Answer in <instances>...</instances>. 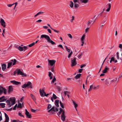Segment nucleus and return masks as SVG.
Returning <instances> with one entry per match:
<instances>
[{"mask_svg":"<svg viewBox=\"0 0 122 122\" xmlns=\"http://www.w3.org/2000/svg\"><path fill=\"white\" fill-rule=\"evenodd\" d=\"M19 115L20 116L24 117V116L22 114H21V113L20 112H19L18 113Z\"/></svg>","mask_w":122,"mask_h":122,"instance_id":"nucleus-55","label":"nucleus"},{"mask_svg":"<svg viewBox=\"0 0 122 122\" xmlns=\"http://www.w3.org/2000/svg\"><path fill=\"white\" fill-rule=\"evenodd\" d=\"M10 82L14 84H15L16 85H18L20 83V82L15 81V80L11 81H10Z\"/></svg>","mask_w":122,"mask_h":122,"instance_id":"nucleus-14","label":"nucleus"},{"mask_svg":"<svg viewBox=\"0 0 122 122\" xmlns=\"http://www.w3.org/2000/svg\"><path fill=\"white\" fill-rule=\"evenodd\" d=\"M107 20V18L106 16H105L104 19L102 21V23H105Z\"/></svg>","mask_w":122,"mask_h":122,"instance_id":"nucleus-31","label":"nucleus"},{"mask_svg":"<svg viewBox=\"0 0 122 122\" xmlns=\"http://www.w3.org/2000/svg\"><path fill=\"white\" fill-rule=\"evenodd\" d=\"M17 62V61L15 59H14L11 60L10 62L8 63L7 68H9L12 66H13Z\"/></svg>","mask_w":122,"mask_h":122,"instance_id":"nucleus-2","label":"nucleus"},{"mask_svg":"<svg viewBox=\"0 0 122 122\" xmlns=\"http://www.w3.org/2000/svg\"><path fill=\"white\" fill-rule=\"evenodd\" d=\"M119 53L118 52H117L116 53V54L117 55V58L118 59H119Z\"/></svg>","mask_w":122,"mask_h":122,"instance_id":"nucleus-45","label":"nucleus"},{"mask_svg":"<svg viewBox=\"0 0 122 122\" xmlns=\"http://www.w3.org/2000/svg\"><path fill=\"white\" fill-rule=\"evenodd\" d=\"M52 98H54V99L55 100L57 98V97L56 95L54 93L53 94Z\"/></svg>","mask_w":122,"mask_h":122,"instance_id":"nucleus-30","label":"nucleus"},{"mask_svg":"<svg viewBox=\"0 0 122 122\" xmlns=\"http://www.w3.org/2000/svg\"><path fill=\"white\" fill-rule=\"evenodd\" d=\"M3 92L5 94H6L7 93V90L5 88H4V89H3Z\"/></svg>","mask_w":122,"mask_h":122,"instance_id":"nucleus-38","label":"nucleus"},{"mask_svg":"<svg viewBox=\"0 0 122 122\" xmlns=\"http://www.w3.org/2000/svg\"><path fill=\"white\" fill-rule=\"evenodd\" d=\"M81 74H77L75 77L74 78L76 79H77L80 78L81 75Z\"/></svg>","mask_w":122,"mask_h":122,"instance_id":"nucleus-22","label":"nucleus"},{"mask_svg":"<svg viewBox=\"0 0 122 122\" xmlns=\"http://www.w3.org/2000/svg\"><path fill=\"white\" fill-rule=\"evenodd\" d=\"M31 111L32 112H35L36 111V110H34L32 109H31Z\"/></svg>","mask_w":122,"mask_h":122,"instance_id":"nucleus-58","label":"nucleus"},{"mask_svg":"<svg viewBox=\"0 0 122 122\" xmlns=\"http://www.w3.org/2000/svg\"><path fill=\"white\" fill-rule=\"evenodd\" d=\"M56 61L55 60H49L48 61V62L50 64V65L51 66H53L54 64H55Z\"/></svg>","mask_w":122,"mask_h":122,"instance_id":"nucleus-12","label":"nucleus"},{"mask_svg":"<svg viewBox=\"0 0 122 122\" xmlns=\"http://www.w3.org/2000/svg\"><path fill=\"white\" fill-rule=\"evenodd\" d=\"M119 47L120 48L122 49V44H119Z\"/></svg>","mask_w":122,"mask_h":122,"instance_id":"nucleus-54","label":"nucleus"},{"mask_svg":"<svg viewBox=\"0 0 122 122\" xmlns=\"http://www.w3.org/2000/svg\"><path fill=\"white\" fill-rule=\"evenodd\" d=\"M35 44V42H33L32 43L29 45V47H31L32 46H34Z\"/></svg>","mask_w":122,"mask_h":122,"instance_id":"nucleus-34","label":"nucleus"},{"mask_svg":"<svg viewBox=\"0 0 122 122\" xmlns=\"http://www.w3.org/2000/svg\"><path fill=\"white\" fill-rule=\"evenodd\" d=\"M13 90V88L12 86H9L8 88V93H10Z\"/></svg>","mask_w":122,"mask_h":122,"instance_id":"nucleus-16","label":"nucleus"},{"mask_svg":"<svg viewBox=\"0 0 122 122\" xmlns=\"http://www.w3.org/2000/svg\"><path fill=\"white\" fill-rule=\"evenodd\" d=\"M66 50L68 52H71L70 50L68 48Z\"/></svg>","mask_w":122,"mask_h":122,"instance_id":"nucleus-64","label":"nucleus"},{"mask_svg":"<svg viewBox=\"0 0 122 122\" xmlns=\"http://www.w3.org/2000/svg\"><path fill=\"white\" fill-rule=\"evenodd\" d=\"M10 102V101L11 102V106H13L14 104L15 103V98L13 97L12 98H9Z\"/></svg>","mask_w":122,"mask_h":122,"instance_id":"nucleus-7","label":"nucleus"},{"mask_svg":"<svg viewBox=\"0 0 122 122\" xmlns=\"http://www.w3.org/2000/svg\"><path fill=\"white\" fill-rule=\"evenodd\" d=\"M89 29V28H87L85 30V33H86L88 32V30Z\"/></svg>","mask_w":122,"mask_h":122,"instance_id":"nucleus-46","label":"nucleus"},{"mask_svg":"<svg viewBox=\"0 0 122 122\" xmlns=\"http://www.w3.org/2000/svg\"><path fill=\"white\" fill-rule=\"evenodd\" d=\"M17 72V75H19L20 74V75H21L23 76H25L26 77L27 76V75L26 74L21 71L20 69H18V71Z\"/></svg>","mask_w":122,"mask_h":122,"instance_id":"nucleus-9","label":"nucleus"},{"mask_svg":"<svg viewBox=\"0 0 122 122\" xmlns=\"http://www.w3.org/2000/svg\"><path fill=\"white\" fill-rule=\"evenodd\" d=\"M6 102L7 103V105L9 106V107H10L11 106L10 100H7L6 101Z\"/></svg>","mask_w":122,"mask_h":122,"instance_id":"nucleus-19","label":"nucleus"},{"mask_svg":"<svg viewBox=\"0 0 122 122\" xmlns=\"http://www.w3.org/2000/svg\"><path fill=\"white\" fill-rule=\"evenodd\" d=\"M60 106L61 107L63 108H64V106H63V104L61 102V101L60 102Z\"/></svg>","mask_w":122,"mask_h":122,"instance_id":"nucleus-35","label":"nucleus"},{"mask_svg":"<svg viewBox=\"0 0 122 122\" xmlns=\"http://www.w3.org/2000/svg\"><path fill=\"white\" fill-rule=\"evenodd\" d=\"M82 3H86L88 2V0H80Z\"/></svg>","mask_w":122,"mask_h":122,"instance_id":"nucleus-29","label":"nucleus"},{"mask_svg":"<svg viewBox=\"0 0 122 122\" xmlns=\"http://www.w3.org/2000/svg\"><path fill=\"white\" fill-rule=\"evenodd\" d=\"M85 36H86L85 34H83V35L81 38V41H84V39L85 38Z\"/></svg>","mask_w":122,"mask_h":122,"instance_id":"nucleus-25","label":"nucleus"},{"mask_svg":"<svg viewBox=\"0 0 122 122\" xmlns=\"http://www.w3.org/2000/svg\"><path fill=\"white\" fill-rule=\"evenodd\" d=\"M72 53H73L72 51H71V52L69 54V55L68 56V58H70V57H71V55L72 54Z\"/></svg>","mask_w":122,"mask_h":122,"instance_id":"nucleus-37","label":"nucleus"},{"mask_svg":"<svg viewBox=\"0 0 122 122\" xmlns=\"http://www.w3.org/2000/svg\"><path fill=\"white\" fill-rule=\"evenodd\" d=\"M42 21V20H41L40 19V20H38L37 21H36V22H41Z\"/></svg>","mask_w":122,"mask_h":122,"instance_id":"nucleus-61","label":"nucleus"},{"mask_svg":"<svg viewBox=\"0 0 122 122\" xmlns=\"http://www.w3.org/2000/svg\"><path fill=\"white\" fill-rule=\"evenodd\" d=\"M17 104H16V105L13 108V110H15L16 109V108L17 107Z\"/></svg>","mask_w":122,"mask_h":122,"instance_id":"nucleus-44","label":"nucleus"},{"mask_svg":"<svg viewBox=\"0 0 122 122\" xmlns=\"http://www.w3.org/2000/svg\"><path fill=\"white\" fill-rule=\"evenodd\" d=\"M109 69L108 68L105 67L104 70L102 72L103 73H105Z\"/></svg>","mask_w":122,"mask_h":122,"instance_id":"nucleus-20","label":"nucleus"},{"mask_svg":"<svg viewBox=\"0 0 122 122\" xmlns=\"http://www.w3.org/2000/svg\"><path fill=\"white\" fill-rule=\"evenodd\" d=\"M6 67V65L5 64H4L2 65V70L4 71Z\"/></svg>","mask_w":122,"mask_h":122,"instance_id":"nucleus-17","label":"nucleus"},{"mask_svg":"<svg viewBox=\"0 0 122 122\" xmlns=\"http://www.w3.org/2000/svg\"><path fill=\"white\" fill-rule=\"evenodd\" d=\"M51 107V105L50 104H48L47 108V110H48Z\"/></svg>","mask_w":122,"mask_h":122,"instance_id":"nucleus-36","label":"nucleus"},{"mask_svg":"<svg viewBox=\"0 0 122 122\" xmlns=\"http://www.w3.org/2000/svg\"><path fill=\"white\" fill-rule=\"evenodd\" d=\"M81 55L79 54L78 55L77 57L79 59H80L81 57Z\"/></svg>","mask_w":122,"mask_h":122,"instance_id":"nucleus-56","label":"nucleus"},{"mask_svg":"<svg viewBox=\"0 0 122 122\" xmlns=\"http://www.w3.org/2000/svg\"><path fill=\"white\" fill-rule=\"evenodd\" d=\"M52 30H54V31L56 33H58L59 32V31H58L57 30H54L53 28H52Z\"/></svg>","mask_w":122,"mask_h":122,"instance_id":"nucleus-51","label":"nucleus"},{"mask_svg":"<svg viewBox=\"0 0 122 122\" xmlns=\"http://www.w3.org/2000/svg\"><path fill=\"white\" fill-rule=\"evenodd\" d=\"M76 58L74 57L73 59H72L71 60V66H74L76 64Z\"/></svg>","mask_w":122,"mask_h":122,"instance_id":"nucleus-8","label":"nucleus"},{"mask_svg":"<svg viewBox=\"0 0 122 122\" xmlns=\"http://www.w3.org/2000/svg\"><path fill=\"white\" fill-rule=\"evenodd\" d=\"M5 104L4 103H0V105L2 108H4L5 107Z\"/></svg>","mask_w":122,"mask_h":122,"instance_id":"nucleus-27","label":"nucleus"},{"mask_svg":"<svg viewBox=\"0 0 122 122\" xmlns=\"http://www.w3.org/2000/svg\"><path fill=\"white\" fill-rule=\"evenodd\" d=\"M113 55H112L109 58V59H111L112 62H114L115 61V58L114 57H113Z\"/></svg>","mask_w":122,"mask_h":122,"instance_id":"nucleus-23","label":"nucleus"},{"mask_svg":"<svg viewBox=\"0 0 122 122\" xmlns=\"http://www.w3.org/2000/svg\"><path fill=\"white\" fill-rule=\"evenodd\" d=\"M52 74V73H51V72H49V75H48V76H51Z\"/></svg>","mask_w":122,"mask_h":122,"instance_id":"nucleus-57","label":"nucleus"},{"mask_svg":"<svg viewBox=\"0 0 122 122\" xmlns=\"http://www.w3.org/2000/svg\"><path fill=\"white\" fill-rule=\"evenodd\" d=\"M4 114L5 117V121L4 122H8L9 119V117L8 115L5 113Z\"/></svg>","mask_w":122,"mask_h":122,"instance_id":"nucleus-13","label":"nucleus"},{"mask_svg":"<svg viewBox=\"0 0 122 122\" xmlns=\"http://www.w3.org/2000/svg\"><path fill=\"white\" fill-rule=\"evenodd\" d=\"M70 92L67 91H65L64 92V94L65 96H66V95L68 94H69Z\"/></svg>","mask_w":122,"mask_h":122,"instance_id":"nucleus-32","label":"nucleus"},{"mask_svg":"<svg viewBox=\"0 0 122 122\" xmlns=\"http://www.w3.org/2000/svg\"><path fill=\"white\" fill-rule=\"evenodd\" d=\"M27 87L32 88V84L30 82L28 81L27 84L25 83L22 86V87L23 88H25Z\"/></svg>","mask_w":122,"mask_h":122,"instance_id":"nucleus-3","label":"nucleus"},{"mask_svg":"<svg viewBox=\"0 0 122 122\" xmlns=\"http://www.w3.org/2000/svg\"><path fill=\"white\" fill-rule=\"evenodd\" d=\"M30 96L32 98V99H33V100H34V101H35L36 100V99L34 96L33 94H31Z\"/></svg>","mask_w":122,"mask_h":122,"instance_id":"nucleus-26","label":"nucleus"},{"mask_svg":"<svg viewBox=\"0 0 122 122\" xmlns=\"http://www.w3.org/2000/svg\"><path fill=\"white\" fill-rule=\"evenodd\" d=\"M12 109V108H11L10 109H9L6 110L8 111H11Z\"/></svg>","mask_w":122,"mask_h":122,"instance_id":"nucleus-59","label":"nucleus"},{"mask_svg":"<svg viewBox=\"0 0 122 122\" xmlns=\"http://www.w3.org/2000/svg\"><path fill=\"white\" fill-rule=\"evenodd\" d=\"M27 47L26 46H24L23 47H22L20 46H19L18 48V49L20 51H22L23 50L25 51L27 48Z\"/></svg>","mask_w":122,"mask_h":122,"instance_id":"nucleus-6","label":"nucleus"},{"mask_svg":"<svg viewBox=\"0 0 122 122\" xmlns=\"http://www.w3.org/2000/svg\"><path fill=\"white\" fill-rule=\"evenodd\" d=\"M58 47H60L62 49H63V48L62 45H61V44L59 45L58 46Z\"/></svg>","mask_w":122,"mask_h":122,"instance_id":"nucleus-49","label":"nucleus"},{"mask_svg":"<svg viewBox=\"0 0 122 122\" xmlns=\"http://www.w3.org/2000/svg\"><path fill=\"white\" fill-rule=\"evenodd\" d=\"M0 23H1V25L3 27H5V24L6 23L3 19L2 18H1Z\"/></svg>","mask_w":122,"mask_h":122,"instance_id":"nucleus-10","label":"nucleus"},{"mask_svg":"<svg viewBox=\"0 0 122 122\" xmlns=\"http://www.w3.org/2000/svg\"><path fill=\"white\" fill-rule=\"evenodd\" d=\"M83 71V69H80L78 71L80 73H81Z\"/></svg>","mask_w":122,"mask_h":122,"instance_id":"nucleus-53","label":"nucleus"},{"mask_svg":"<svg viewBox=\"0 0 122 122\" xmlns=\"http://www.w3.org/2000/svg\"><path fill=\"white\" fill-rule=\"evenodd\" d=\"M5 97V96H3L1 97L0 98V102H4L7 99H4Z\"/></svg>","mask_w":122,"mask_h":122,"instance_id":"nucleus-15","label":"nucleus"},{"mask_svg":"<svg viewBox=\"0 0 122 122\" xmlns=\"http://www.w3.org/2000/svg\"><path fill=\"white\" fill-rule=\"evenodd\" d=\"M56 80V78L55 77V76L54 77V78H53V79L51 82V83H54V81H55Z\"/></svg>","mask_w":122,"mask_h":122,"instance_id":"nucleus-42","label":"nucleus"},{"mask_svg":"<svg viewBox=\"0 0 122 122\" xmlns=\"http://www.w3.org/2000/svg\"><path fill=\"white\" fill-rule=\"evenodd\" d=\"M18 71V69H17L14 72L13 75H15L16 73L17 74V72Z\"/></svg>","mask_w":122,"mask_h":122,"instance_id":"nucleus-41","label":"nucleus"},{"mask_svg":"<svg viewBox=\"0 0 122 122\" xmlns=\"http://www.w3.org/2000/svg\"><path fill=\"white\" fill-rule=\"evenodd\" d=\"M39 92L40 95L41 97L44 96H44L46 97H47L49 95V94H46V92L44 91V89H43L42 90L41 89H40L39 90Z\"/></svg>","mask_w":122,"mask_h":122,"instance_id":"nucleus-5","label":"nucleus"},{"mask_svg":"<svg viewBox=\"0 0 122 122\" xmlns=\"http://www.w3.org/2000/svg\"><path fill=\"white\" fill-rule=\"evenodd\" d=\"M108 8L106 10V11L107 12L109 11L110 10L111 8V5L109 3L108 4Z\"/></svg>","mask_w":122,"mask_h":122,"instance_id":"nucleus-21","label":"nucleus"},{"mask_svg":"<svg viewBox=\"0 0 122 122\" xmlns=\"http://www.w3.org/2000/svg\"><path fill=\"white\" fill-rule=\"evenodd\" d=\"M44 13L43 12H39L38 13L39 14V15H40V14H43Z\"/></svg>","mask_w":122,"mask_h":122,"instance_id":"nucleus-60","label":"nucleus"},{"mask_svg":"<svg viewBox=\"0 0 122 122\" xmlns=\"http://www.w3.org/2000/svg\"><path fill=\"white\" fill-rule=\"evenodd\" d=\"M14 4V3L13 4H8L7 6L9 7H11L12 5Z\"/></svg>","mask_w":122,"mask_h":122,"instance_id":"nucleus-50","label":"nucleus"},{"mask_svg":"<svg viewBox=\"0 0 122 122\" xmlns=\"http://www.w3.org/2000/svg\"><path fill=\"white\" fill-rule=\"evenodd\" d=\"M43 38H45L47 41L48 42L51 43L52 45H55V43L51 39L49 36L47 35L43 34L41 35L40 39H42Z\"/></svg>","mask_w":122,"mask_h":122,"instance_id":"nucleus-1","label":"nucleus"},{"mask_svg":"<svg viewBox=\"0 0 122 122\" xmlns=\"http://www.w3.org/2000/svg\"><path fill=\"white\" fill-rule=\"evenodd\" d=\"M47 30L48 31V32H49L50 33H51V30L49 29H48Z\"/></svg>","mask_w":122,"mask_h":122,"instance_id":"nucleus-62","label":"nucleus"},{"mask_svg":"<svg viewBox=\"0 0 122 122\" xmlns=\"http://www.w3.org/2000/svg\"><path fill=\"white\" fill-rule=\"evenodd\" d=\"M72 19L71 20V22H72L73 20L74 19V17L73 16H72Z\"/></svg>","mask_w":122,"mask_h":122,"instance_id":"nucleus-63","label":"nucleus"},{"mask_svg":"<svg viewBox=\"0 0 122 122\" xmlns=\"http://www.w3.org/2000/svg\"><path fill=\"white\" fill-rule=\"evenodd\" d=\"M86 66V65L85 64H83L81 65L80 66L81 68H82L83 67H85Z\"/></svg>","mask_w":122,"mask_h":122,"instance_id":"nucleus-39","label":"nucleus"},{"mask_svg":"<svg viewBox=\"0 0 122 122\" xmlns=\"http://www.w3.org/2000/svg\"><path fill=\"white\" fill-rule=\"evenodd\" d=\"M60 111H61L62 112V113L61 115V120L63 121H64L65 120L66 118V116L65 115V112L61 108H60L59 109Z\"/></svg>","mask_w":122,"mask_h":122,"instance_id":"nucleus-4","label":"nucleus"},{"mask_svg":"<svg viewBox=\"0 0 122 122\" xmlns=\"http://www.w3.org/2000/svg\"><path fill=\"white\" fill-rule=\"evenodd\" d=\"M70 6L71 8L73 7V5H74V4H73V3L71 1H70Z\"/></svg>","mask_w":122,"mask_h":122,"instance_id":"nucleus-28","label":"nucleus"},{"mask_svg":"<svg viewBox=\"0 0 122 122\" xmlns=\"http://www.w3.org/2000/svg\"><path fill=\"white\" fill-rule=\"evenodd\" d=\"M68 36L71 39L72 38V36L71 34H68Z\"/></svg>","mask_w":122,"mask_h":122,"instance_id":"nucleus-47","label":"nucleus"},{"mask_svg":"<svg viewBox=\"0 0 122 122\" xmlns=\"http://www.w3.org/2000/svg\"><path fill=\"white\" fill-rule=\"evenodd\" d=\"M78 5L77 4L75 3L74 4V7L75 8H77Z\"/></svg>","mask_w":122,"mask_h":122,"instance_id":"nucleus-52","label":"nucleus"},{"mask_svg":"<svg viewBox=\"0 0 122 122\" xmlns=\"http://www.w3.org/2000/svg\"><path fill=\"white\" fill-rule=\"evenodd\" d=\"M117 81V79L116 78L115 80L113 79L111 81V82H114L115 81Z\"/></svg>","mask_w":122,"mask_h":122,"instance_id":"nucleus-48","label":"nucleus"},{"mask_svg":"<svg viewBox=\"0 0 122 122\" xmlns=\"http://www.w3.org/2000/svg\"><path fill=\"white\" fill-rule=\"evenodd\" d=\"M25 114L27 116V117L29 118H31V115L30 114L29 112L26 109H25Z\"/></svg>","mask_w":122,"mask_h":122,"instance_id":"nucleus-11","label":"nucleus"},{"mask_svg":"<svg viewBox=\"0 0 122 122\" xmlns=\"http://www.w3.org/2000/svg\"><path fill=\"white\" fill-rule=\"evenodd\" d=\"M59 100H56L55 101V104L57 107H59Z\"/></svg>","mask_w":122,"mask_h":122,"instance_id":"nucleus-18","label":"nucleus"},{"mask_svg":"<svg viewBox=\"0 0 122 122\" xmlns=\"http://www.w3.org/2000/svg\"><path fill=\"white\" fill-rule=\"evenodd\" d=\"M17 107L18 108H22L21 104L20 103H19Z\"/></svg>","mask_w":122,"mask_h":122,"instance_id":"nucleus-33","label":"nucleus"},{"mask_svg":"<svg viewBox=\"0 0 122 122\" xmlns=\"http://www.w3.org/2000/svg\"><path fill=\"white\" fill-rule=\"evenodd\" d=\"M72 102L75 108H76V107H77V106H78L77 104H76L75 103V102L73 100H72Z\"/></svg>","mask_w":122,"mask_h":122,"instance_id":"nucleus-24","label":"nucleus"},{"mask_svg":"<svg viewBox=\"0 0 122 122\" xmlns=\"http://www.w3.org/2000/svg\"><path fill=\"white\" fill-rule=\"evenodd\" d=\"M55 107H52L51 109L53 111L55 112Z\"/></svg>","mask_w":122,"mask_h":122,"instance_id":"nucleus-40","label":"nucleus"},{"mask_svg":"<svg viewBox=\"0 0 122 122\" xmlns=\"http://www.w3.org/2000/svg\"><path fill=\"white\" fill-rule=\"evenodd\" d=\"M93 87V86L92 85H91L90 86V88L88 90V91H90L91 90V89Z\"/></svg>","mask_w":122,"mask_h":122,"instance_id":"nucleus-43","label":"nucleus"}]
</instances>
